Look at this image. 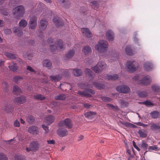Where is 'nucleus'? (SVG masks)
<instances>
[{"label":"nucleus","instance_id":"nucleus-1","mask_svg":"<svg viewBox=\"0 0 160 160\" xmlns=\"http://www.w3.org/2000/svg\"><path fill=\"white\" fill-rule=\"evenodd\" d=\"M53 39L52 38H50L47 41L48 43L50 44V48L52 52H53L56 49L58 50L61 51L64 48V45L63 44L62 40H58L57 41L56 45L55 44V45L51 44L53 42Z\"/></svg>","mask_w":160,"mask_h":160},{"label":"nucleus","instance_id":"nucleus-2","mask_svg":"<svg viewBox=\"0 0 160 160\" xmlns=\"http://www.w3.org/2000/svg\"><path fill=\"white\" fill-rule=\"evenodd\" d=\"M108 43L107 41L100 40L95 46L96 50L100 53L105 52L107 50L108 47Z\"/></svg>","mask_w":160,"mask_h":160},{"label":"nucleus","instance_id":"nucleus-3","mask_svg":"<svg viewBox=\"0 0 160 160\" xmlns=\"http://www.w3.org/2000/svg\"><path fill=\"white\" fill-rule=\"evenodd\" d=\"M13 11V14L16 18L18 19L23 16L25 12L24 8L22 5H19L14 8Z\"/></svg>","mask_w":160,"mask_h":160},{"label":"nucleus","instance_id":"nucleus-4","mask_svg":"<svg viewBox=\"0 0 160 160\" xmlns=\"http://www.w3.org/2000/svg\"><path fill=\"white\" fill-rule=\"evenodd\" d=\"M107 66L106 64L104 62H99L97 65L92 68V69L96 73H98L104 69Z\"/></svg>","mask_w":160,"mask_h":160},{"label":"nucleus","instance_id":"nucleus-5","mask_svg":"<svg viewBox=\"0 0 160 160\" xmlns=\"http://www.w3.org/2000/svg\"><path fill=\"white\" fill-rule=\"evenodd\" d=\"M78 94L81 96L91 98L92 97V95L95 94V91L92 89H88L82 91H79Z\"/></svg>","mask_w":160,"mask_h":160},{"label":"nucleus","instance_id":"nucleus-6","mask_svg":"<svg viewBox=\"0 0 160 160\" xmlns=\"http://www.w3.org/2000/svg\"><path fill=\"white\" fill-rule=\"evenodd\" d=\"M39 144L38 141H34L30 143L29 148H26V150L27 152H36L39 148Z\"/></svg>","mask_w":160,"mask_h":160},{"label":"nucleus","instance_id":"nucleus-7","mask_svg":"<svg viewBox=\"0 0 160 160\" xmlns=\"http://www.w3.org/2000/svg\"><path fill=\"white\" fill-rule=\"evenodd\" d=\"M116 89L118 92L124 93H128L130 92L129 87L125 85L118 86L116 87Z\"/></svg>","mask_w":160,"mask_h":160},{"label":"nucleus","instance_id":"nucleus-8","mask_svg":"<svg viewBox=\"0 0 160 160\" xmlns=\"http://www.w3.org/2000/svg\"><path fill=\"white\" fill-rule=\"evenodd\" d=\"M137 64V62L135 61H128L126 64V67L128 71L129 72L135 71L136 70Z\"/></svg>","mask_w":160,"mask_h":160},{"label":"nucleus","instance_id":"nucleus-9","mask_svg":"<svg viewBox=\"0 0 160 160\" xmlns=\"http://www.w3.org/2000/svg\"><path fill=\"white\" fill-rule=\"evenodd\" d=\"M37 17L35 16L32 17L29 21V28L34 29L37 26Z\"/></svg>","mask_w":160,"mask_h":160},{"label":"nucleus","instance_id":"nucleus-10","mask_svg":"<svg viewBox=\"0 0 160 160\" xmlns=\"http://www.w3.org/2000/svg\"><path fill=\"white\" fill-rule=\"evenodd\" d=\"M48 22L45 19H41L40 20V24L39 28L41 32L44 31L46 28Z\"/></svg>","mask_w":160,"mask_h":160},{"label":"nucleus","instance_id":"nucleus-11","mask_svg":"<svg viewBox=\"0 0 160 160\" xmlns=\"http://www.w3.org/2000/svg\"><path fill=\"white\" fill-rule=\"evenodd\" d=\"M151 82V77L148 76H147L143 78L140 81V83L143 85H147L150 83Z\"/></svg>","mask_w":160,"mask_h":160},{"label":"nucleus","instance_id":"nucleus-12","mask_svg":"<svg viewBox=\"0 0 160 160\" xmlns=\"http://www.w3.org/2000/svg\"><path fill=\"white\" fill-rule=\"evenodd\" d=\"M55 117L52 115H49L46 116L45 119V122L48 125L52 124L55 120Z\"/></svg>","mask_w":160,"mask_h":160},{"label":"nucleus","instance_id":"nucleus-13","mask_svg":"<svg viewBox=\"0 0 160 160\" xmlns=\"http://www.w3.org/2000/svg\"><path fill=\"white\" fill-rule=\"evenodd\" d=\"M81 31L83 35L88 38L91 37L92 34L90 31L87 28H82Z\"/></svg>","mask_w":160,"mask_h":160},{"label":"nucleus","instance_id":"nucleus-14","mask_svg":"<svg viewBox=\"0 0 160 160\" xmlns=\"http://www.w3.org/2000/svg\"><path fill=\"white\" fill-rule=\"evenodd\" d=\"M57 134L61 137H63L68 134V131L65 129L60 128L57 131Z\"/></svg>","mask_w":160,"mask_h":160},{"label":"nucleus","instance_id":"nucleus-15","mask_svg":"<svg viewBox=\"0 0 160 160\" xmlns=\"http://www.w3.org/2000/svg\"><path fill=\"white\" fill-rule=\"evenodd\" d=\"M28 131L29 132L33 135L38 134L39 132L38 128L33 126L29 127L28 129Z\"/></svg>","mask_w":160,"mask_h":160},{"label":"nucleus","instance_id":"nucleus-16","mask_svg":"<svg viewBox=\"0 0 160 160\" xmlns=\"http://www.w3.org/2000/svg\"><path fill=\"white\" fill-rule=\"evenodd\" d=\"M107 38L109 41H112L114 38V34L111 30H108L106 33Z\"/></svg>","mask_w":160,"mask_h":160},{"label":"nucleus","instance_id":"nucleus-17","mask_svg":"<svg viewBox=\"0 0 160 160\" xmlns=\"http://www.w3.org/2000/svg\"><path fill=\"white\" fill-rule=\"evenodd\" d=\"M53 22L57 27H59L63 25V23L62 20L58 16L55 17Z\"/></svg>","mask_w":160,"mask_h":160},{"label":"nucleus","instance_id":"nucleus-18","mask_svg":"<svg viewBox=\"0 0 160 160\" xmlns=\"http://www.w3.org/2000/svg\"><path fill=\"white\" fill-rule=\"evenodd\" d=\"M12 30L13 32L18 36H21L23 34L22 30L19 27H14Z\"/></svg>","mask_w":160,"mask_h":160},{"label":"nucleus","instance_id":"nucleus-19","mask_svg":"<svg viewBox=\"0 0 160 160\" xmlns=\"http://www.w3.org/2000/svg\"><path fill=\"white\" fill-rule=\"evenodd\" d=\"M144 69L147 71L152 70L153 69V65L151 62H147L144 65Z\"/></svg>","mask_w":160,"mask_h":160},{"label":"nucleus","instance_id":"nucleus-20","mask_svg":"<svg viewBox=\"0 0 160 160\" xmlns=\"http://www.w3.org/2000/svg\"><path fill=\"white\" fill-rule=\"evenodd\" d=\"M151 129L153 131H160V124L152 123L151 124Z\"/></svg>","mask_w":160,"mask_h":160},{"label":"nucleus","instance_id":"nucleus-21","mask_svg":"<svg viewBox=\"0 0 160 160\" xmlns=\"http://www.w3.org/2000/svg\"><path fill=\"white\" fill-rule=\"evenodd\" d=\"M92 83L95 87L98 89L101 90L103 89L105 87V85L103 83L102 84L96 82H93Z\"/></svg>","mask_w":160,"mask_h":160},{"label":"nucleus","instance_id":"nucleus-22","mask_svg":"<svg viewBox=\"0 0 160 160\" xmlns=\"http://www.w3.org/2000/svg\"><path fill=\"white\" fill-rule=\"evenodd\" d=\"M96 115V112L91 111L87 112L85 114V117L89 119H91L93 118Z\"/></svg>","mask_w":160,"mask_h":160},{"label":"nucleus","instance_id":"nucleus-23","mask_svg":"<svg viewBox=\"0 0 160 160\" xmlns=\"http://www.w3.org/2000/svg\"><path fill=\"white\" fill-rule=\"evenodd\" d=\"M75 52L73 49L70 50L66 54L65 57V59L66 60L69 59L71 58L74 55Z\"/></svg>","mask_w":160,"mask_h":160},{"label":"nucleus","instance_id":"nucleus-24","mask_svg":"<svg viewBox=\"0 0 160 160\" xmlns=\"http://www.w3.org/2000/svg\"><path fill=\"white\" fill-rule=\"evenodd\" d=\"M26 98L24 96H22L19 98H17L14 99V101L18 103L22 104L25 102Z\"/></svg>","mask_w":160,"mask_h":160},{"label":"nucleus","instance_id":"nucleus-25","mask_svg":"<svg viewBox=\"0 0 160 160\" xmlns=\"http://www.w3.org/2000/svg\"><path fill=\"white\" fill-rule=\"evenodd\" d=\"M118 78V75L117 74H114L113 75H107L105 77V79H107L108 80H115L117 79Z\"/></svg>","mask_w":160,"mask_h":160},{"label":"nucleus","instance_id":"nucleus-26","mask_svg":"<svg viewBox=\"0 0 160 160\" xmlns=\"http://www.w3.org/2000/svg\"><path fill=\"white\" fill-rule=\"evenodd\" d=\"M8 68L12 71L16 72L18 68V66L16 63H13L12 65L8 66Z\"/></svg>","mask_w":160,"mask_h":160},{"label":"nucleus","instance_id":"nucleus-27","mask_svg":"<svg viewBox=\"0 0 160 160\" xmlns=\"http://www.w3.org/2000/svg\"><path fill=\"white\" fill-rule=\"evenodd\" d=\"M82 52L85 55L90 53L92 52L91 48L89 46H84L82 50Z\"/></svg>","mask_w":160,"mask_h":160},{"label":"nucleus","instance_id":"nucleus-28","mask_svg":"<svg viewBox=\"0 0 160 160\" xmlns=\"http://www.w3.org/2000/svg\"><path fill=\"white\" fill-rule=\"evenodd\" d=\"M62 75L59 74L56 76H50V79L52 81H58L62 78Z\"/></svg>","mask_w":160,"mask_h":160},{"label":"nucleus","instance_id":"nucleus-29","mask_svg":"<svg viewBox=\"0 0 160 160\" xmlns=\"http://www.w3.org/2000/svg\"><path fill=\"white\" fill-rule=\"evenodd\" d=\"M65 125L69 128H72V124L71 120L69 119H66L64 120Z\"/></svg>","mask_w":160,"mask_h":160},{"label":"nucleus","instance_id":"nucleus-30","mask_svg":"<svg viewBox=\"0 0 160 160\" xmlns=\"http://www.w3.org/2000/svg\"><path fill=\"white\" fill-rule=\"evenodd\" d=\"M82 71L80 69H75L73 70V73L76 76H79L82 74Z\"/></svg>","mask_w":160,"mask_h":160},{"label":"nucleus","instance_id":"nucleus-31","mask_svg":"<svg viewBox=\"0 0 160 160\" xmlns=\"http://www.w3.org/2000/svg\"><path fill=\"white\" fill-rule=\"evenodd\" d=\"M85 73L86 75L89 76L90 79L93 78H94V75H93V73L90 69H86L85 70Z\"/></svg>","mask_w":160,"mask_h":160},{"label":"nucleus","instance_id":"nucleus-32","mask_svg":"<svg viewBox=\"0 0 160 160\" xmlns=\"http://www.w3.org/2000/svg\"><path fill=\"white\" fill-rule=\"evenodd\" d=\"M18 24L20 27L24 28L27 26L28 22L26 20L22 19L19 22Z\"/></svg>","mask_w":160,"mask_h":160},{"label":"nucleus","instance_id":"nucleus-33","mask_svg":"<svg viewBox=\"0 0 160 160\" xmlns=\"http://www.w3.org/2000/svg\"><path fill=\"white\" fill-rule=\"evenodd\" d=\"M61 5L64 8H68L69 7L70 3L68 1L63 0L61 3Z\"/></svg>","mask_w":160,"mask_h":160},{"label":"nucleus","instance_id":"nucleus-34","mask_svg":"<svg viewBox=\"0 0 160 160\" xmlns=\"http://www.w3.org/2000/svg\"><path fill=\"white\" fill-rule=\"evenodd\" d=\"M131 48V47L130 46H128L126 47L125 52L127 55H132L134 53L133 51Z\"/></svg>","mask_w":160,"mask_h":160},{"label":"nucleus","instance_id":"nucleus-35","mask_svg":"<svg viewBox=\"0 0 160 160\" xmlns=\"http://www.w3.org/2000/svg\"><path fill=\"white\" fill-rule=\"evenodd\" d=\"M78 87L82 88H92V85H86L85 84L82 83H79L78 84Z\"/></svg>","mask_w":160,"mask_h":160},{"label":"nucleus","instance_id":"nucleus-36","mask_svg":"<svg viewBox=\"0 0 160 160\" xmlns=\"http://www.w3.org/2000/svg\"><path fill=\"white\" fill-rule=\"evenodd\" d=\"M21 92L20 88L16 86H15L13 88V93L14 94H18Z\"/></svg>","mask_w":160,"mask_h":160},{"label":"nucleus","instance_id":"nucleus-37","mask_svg":"<svg viewBox=\"0 0 160 160\" xmlns=\"http://www.w3.org/2000/svg\"><path fill=\"white\" fill-rule=\"evenodd\" d=\"M27 121L29 124H32L34 123L35 119L32 116L29 115L27 117Z\"/></svg>","mask_w":160,"mask_h":160},{"label":"nucleus","instance_id":"nucleus-38","mask_svg":"<svg viewBox=\"0 0 160 160\" xmlns=\"http://www.w3.org/2000/svg\"><path fill=\"white\" fill-rule=\"evenodd\" d=\"M52 65V63L50 60L46 59L43 61V65L45 67L49 68Z\"/></svg>","mask_w":160,"mask_h":160},{"label":"nucleus","instance_id":"nucleus-39","mask_svg":"<svg viewBox=\"0 0 160 160\" xmlns=\"http://www.w3.org/2000/svg\"><path fill=\"white\" fill-rule=\"evenodd\" d=\"M150 115L152 118H156L158 117L159 113L158 111H154L150 113Z\"/></svg>","mask_w":160,"mask_h":160},{"label":"nucleus","instance_id":"nucleus-40","mask_svg":"<svg viewBox=\"0 0 160 160\" xmlns=\"http://www.w3.org/2000/svg\"><path fill=\"white\" fill-rule=\"evenodd\" d=\"M35 99L40 100H43L45 99V97L41 94L36 95L34 96Z\"/></svg>","mask_w":160,"mask_h":160},{"label":"nucleus","instance_id":"nucleus-41","mask_svg":"<svg viewBox=\"0 0 160 160\" xmlns=\"http://www.w3.org/2000/svg\"><path fill=\"white\" fill-rule=\"evenodd\" d=\"M54 98L57 100H64L66 98V96L64 94H60L58 96H55Z\"/></svg>","mask_w":160,"mask_h":160},{"label":"nucleus","instance_id":"nucleus-42","mask_svg":"<svg viewBox=\"0 0 160 160\" xmlns=\"http://www.w3.org/2000/svg\"><path fill=\"white\" fill-rule=\"evenodd\" d=\"M119 102L122 107H126L128 106L129 104L128 102L122 100H120L119 101Z\"/></svg>","mask_w":160,"mask_h":160},{"label":"nucleus","instance_id":"nucleus-43","mask_svg":"<svg viewBox=\"0 0 160 160\" xmlns=\"http://www.w3.org/2000/svg\"><path fill=\"white\" fill-rule=\"evenodd\" d=\"M138 133L139 134L140 137L142 138H144L146 137L147 134L144 131L142 130H139L138 131Z\"/></svg>","mask_w":160,"mask_h":160},{"label":"nucleus","instance_id":"nucleus-44","mask_svg":"<svg viewBox=\"0 0 160 160\" xmlns=\"http://www.w3.org/2000/svg\"><path fill=\"white\" fill-rule=\"evenodd\" d=\"M4 55L7 57L11 59H14L16 58V56L15 54L11 53L6 52L4 53Z\"/></svg>","mask_w":160,"mask_h":160},{"label":"nucleus","instance_id":"nucleus-45","mask_svg":"<svg viewBox=\"0 0 160 160\" xmlns=\"http://www.w3.org/2000/svg\"><path fill=\"white\" fill-rule=\"evenodd\" d=\"M152 90L156 92H160V87L156 85H153L152 87Z\"/></svg>","mask_w":160,"mask_h":160},{"label":"nucleus","instance_id":"nucleus-46","mask_svg":"<svg viewBox=\"0 0 160 160\" xmlns=\"http://www.w3.org/2000/svg\"><path fill=\"white\" fill-rule=\"evenodd\" d=\"M15 160H25V157L23 156L17 154L15 157Z\"/></svg>","mask_w":160,"mask_h":160},{"label":"nucleus","instance_id":"nucleus-47","mask_svg":"<svg viewBox=\"0 0 160 160\" xmlns=\"http://www.w3.org/2000/svg\"><path fill=\"white\" fill-rule=\"evenodd\" d=\"M138 94V96L141 98L145 97L147 96V93L144 91L139 92Z\"/></svg>","mask_w":160,"mask_h":160},{"label":"nucleus","instance_id":"nucleus-48","mask_svg":"<svg viewBox=\"0 0 160 160\" xmlns=\"http://www.w3.org/2000/svg\"><path fill=\"white\" fill-rule=\"evenodd\" d=\"M0 160H8L6 155L2 152H0Z\"/></svg>","mask_w":160,"mask_h":160},{"label":"nucleus","instance_id":"nucleus-49","mask_svg":"<svg viewBox=\"0 0 160 160\" xmlns=\"http://www.w3.org/2000/svg\"><path fill=\"white\" fill-rule=\"evenodd\" d=\"M148 150L149 151H157L159 150L158 147L155 145L153 146H150L148 148Z\"/></svg>","mask_w":160,"mask_h":160},{"label":"nucleus","instance_id":"nucleus-50","mask_svg":"<svg viewBox=\"0 0 160 160\" xmlns=\"http://www.w3.org/2000/svg\"><path fill=\"white\" fill-rule=\"evenodd\" d=\"M107 106L111 107L112 109L115 110H119V108L117 106H114L113 105L111 104H107Z\"/></svg>","mask_w":160,"mask_h":160},{"label":"nucleus","instance_id":"nucleus-51","mask_svg":"<svg viewBox=\"0 0 160 160\" xmlns=\"http://www.w3.org/2000/svg\"><path fill=\"white\" fill-rule=\"evenodd\" d=\"M13 79L15 82L18 83L19 81L22 79V78L21 77L16 76L14 77Z\"/></svg>","mask_w":160,"mask_h":160},{"label":"nucleus","instance_id":"nucleus-52","mask_svg":"<svg viewBox=\"0 0 160 160\" xmlns=\"http://www.w3.org/2000/svg\"><path fill=\"white\" fill-rule=\"evenodd\" d=\"M148 147V145L144 141H142L141 143V147L144 149H147Z\"/></svg>","mask_w":160,"mask_h":160},{"label":"nucleus","instance_id":"nucleus-53","mask_svg":"<svg viewBox=\"0 0 160 160\" xmlns=\"http://www.w3.org/2000/svg\"><path fill=\"white\" fill-rule=\"evenodd\" d=\"M101 98L102 101L106 102L110 101L112 100L110 98L106 97H102Z\"/></svg>","mask_w":160,"mask_h":160},{"label":"nucleus","instance_id":"nucleus-54","mask_svg":"<svg viewBox=\"0 0 160 160\" xmlns=\"http://www.w3.org/2000/svg\"><path fill=\"white\" fill-rule=\"evenodd\" d=\"M142 103L147 106H149L153 105V104L150 101H147L142 102Z\"/></svg>","mask_w":160,"mask_h":160},{"label":"nucleus","instance_id":"nucleus-55","mask_svg":"<svg viewBox=\"0 0 160 160\" xmlns=\"http://www.w3.org/2000/svg\"><path fill=\"white\" fill-rule=\"evenodd\" d=\"M83 106L84 107L86 108L89 109L92 107V106L87 103H83Z\"/></svg>","mask_w":160,"mask_h":160},{"label":"nucleus","instance_id":"nucleus-56","mask_svg":"<svg viewBox=\"0 0 160 160\" xmlns=\"http://www.w3.org/2000/svg\"><path fill=\"white\" fill-rule=\"evenodd\" d=\"M132 143H133V147H134V148L136 149L138 151H140V149L136 145V143L134 141H133V142H132Z\"/></svg>","mask_w":160,"mask_h":160},{"label":"nucleus","instance_id":"nucleus-57","mask_svg":"<svg viewBox=\"0 0 160 160\" xmlns=\"http://www.w3.org/2000/svg\"><path fill=\"white\" fill-rule=\"evenodd\" d=\"M124 126L126 127H130L131 126H135V125L129 122H125Z\"/></svg>","mask_w":160,"mask_h":160},{"label":"nucleus","instance_id":"nucleus-58","mask_svg":"<svg viewBox=\"0 0 160 160\" xmlns=\"http://www.w3.org/2000/svg\"><path fill=\"white\" fill-rule=\"evenodd\" d=\"M20 123L18 121L16 120L14 122V125L15 127H19L20 126Z\"/></svg>","mask_w":160,"mask_h":160},{"label":"nucleus","instance_id":"nucleus-59","mask_svg":"<svg viewBox=\"0 0 160 160\" xmlns=\"http://www.w3.org/2000/svg\"><path fill=\"white\" fill-rule=\"evenodd\" d=\"M90 3L91 4V5L92 6H98V2L95 1H94L91 2Z\"/></svg>","mask_w":160,"mask_h":160},{"label":"nucleus","instance_id":"nucleus-60","mask_svg":"<svg viewBox=\"0 0 160 160\" xmlns=\"http://www.w3.org/2000/svg\"><path fill=\"white\" fill-rule=\"evenodd\" d=\"M42 128L45 130V132H48L49 129L48 128L47 126H45L44 125H42Z\"/></svg>","mask_w":160,"mask_h":160},{"label":"nucleus","instance_id":"nucleus-61","mask_svg":"<svg viewBox=\"0 0 160 160\" xmlns=\"http://www.w3.org/2000/svg\"><path fill=\"white\" fill-rule=\"evenodd\" d=\"M65 125L64 121H61L58 123V126L59 127H61Z\"/></svg>","mask_w":160,"mask_h":160},{"label":"nucleus","instance_id":"nucleus-62","mask_svg":"<svg viewBox=\"0 0 160 160\" xmlns=\"http://www.w3.org/2000/svg\"><path fill=\"white\" fill-rule=\"evenodd\" d=\"M27 69L30 71L31 72H34L35 71L34 69H33L32 68L30 67V66H28Z\"/></svg>","mask_w":160,"mask_h":160},{"label":"nucleus","instance_id":"nucleus-63","mask_svg":"<svg viewBox=\"0 0 160 160\" xmlns=\"http://www.w3.org/2000/svg\"><path fill=\"white\" fill-rule=\"evenodd\" d=\"M139 78H140V75H136L135 76H134L133 78V79L134 80H138L139 79Z\"/></svg>","mask_w":160,"mask_h":160},{"label":"nucleus","instance_id":"nucleus-64","mask_svg":"<svg viewBox=\"0 0 160 160\" xmlns=\"http://www.w3.org/2000/svg\"><path fill=\"white\" fill-rule=\"evenodd\" d=\"M47 142L48 144H54L55 143V142L53 140H48Z\"/></svg>","mask_w":160,"mask_h":160}]
</instances>
